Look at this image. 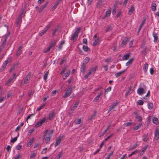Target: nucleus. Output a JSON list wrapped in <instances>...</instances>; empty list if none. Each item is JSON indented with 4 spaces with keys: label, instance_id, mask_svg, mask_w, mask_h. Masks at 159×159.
<instances>
[{
    "label": "nucleus",
    "instance_id": "1a4fd4ad",
    "mask_svg": "<svg viewBox=\"0 0 159 159\" xmlns=\"http://www.w3.org/2000/svg\"><path fill=\"white\" fill-rule=\"evenodd\" d=\"M155 137L154 139L155 141H157L159 137V131L158 129L157 128L155 132Z\"/></svg>",
    "mask_w": 159,
    "mask_h": 159
},
{
    "label": "nucleus",
    "instance_id": "338daca9",
    "mask_svg": "<svg viewBox=\"0 0 159 159\" xmlns=\"http://www.w3.org/2000/svg\"><path fill=\"white\" fill-rule=\"evenodd\" d=\"M21 148V146L20 145H18L16 147V148L17 150H20Z\"/></svg>",
    "mask_w": 159,
    "mask_h": 159
},
{
    "label": "nucleus",
    "instance_id": "a211bd4d",
    "mask_svg": "<svg viewBox=\"0 0 159 159\" xmlns=\"http://www.w3.org/2000/svg\"><path fill=\"white\" fill-rule=\"evenodd\" d=\"M22 46H20L18 49V50L17 52L16 53V55L17 56H18L20 55L22 53L21 50L22 49Z\"/></svg>",
    "mask_w": 159,
    "mask_h": 159
},
{
    "label": "nucleus",
    "instance_id": "864d4df0",
    "mask_svg": "<svg viewBox=\"0 0 159 159\" xmlns=\"http://www.w3.org/2000/svg\"><path fill=\"white\" fill-rule=\"evenodd\" d=\"M137 103L139 105H142L143 104V102L142 100H140L138 101Z\"/></svg>",
    "mask_w": 159,
    "mask_h": 159
},
{
    "label": "nucleus",
    "instance_id": "a878e982",
    "mask_svg": "<svg viewBox=\"0 0 159 159\" xmlns=\"http://www.w3.org/2000/svg\"><path fill=\"white\" fill-rule=\"evenodd\" d=\"M131 89H132V87H131V86H130L129 88V89H128V90L126 92V93H125V97H126L129 94H130V93H131L130 92L131 91Z\"/></svg>",
    "mask_w": 159,
    "mask_h": 159
},
{
    "label": "nucleus",
    "instance_id": "4be33fe9",
    "mask_svg": "<svg viewBox=\"0 0 159 159\" xmlns=\"http://www.w3.org/2000/svg\"><path fill=\"white\" fill-rule=\"evenodd\" d=\"M111 13V9H108L107 10L106 12L105 15V17H109L110 16Z\"/></svg>",
    "mask_w": 159,
    "mask_h": 159
},
{
    "label": "nucleus",
    "instance_id": "bb28decb",
    "mask_svg": "<svg viewBox=\"0 0 159 159\" xmlns=\"http://www.w3.org/2000/svg\"><path fill=\"white\" fill-rule=\"evenodd\" d=\"M130 55L129 54H126L123 56L122 57V59L124 60H127L129 57Z\"/></svg>",
    "mask_w": 159,
    "mask_h": 159
},
{
    "label": "nucleus",
    "instance_id": "de8ad7c7",
    "mask_svg": "<svg viewBox=\"0 0 159 159\" xmlns=\"http://www.w3.org/2000/svg\"><path fill=\"white\" fill-rule=\"evenodd\" d=\"M148 146L147 145H146L142 149V150H141V152H143L144 153V152L146 151L147 149L148 148Z\"/></svg>",
    "mask_w": 159,
    "mask_h": 159
},
{
    "label": "nucleus",
    "instance_id": "3c124183",
    "mask_svg": "<svg viewBox=\"0 0 159 159\" xmlns=\"http://www.w3.org/2000/svg\"><path fill=\"white\" fill-rule=\"evenodd\" d=\"M137 146V143H135V144H134V145L133 146H132L129 149V151H131V150H132V149H134Z\"/></svg>",
    "mask_w": 159,
    "mask_h": 159
},
{
    "label": "nucleus",
    "instance_id": "20e7f679",
    "mask_svg": "<svg viewBox=\"0 0 159 159\" xmlns=\"http://www.w3.org/2000/svg\"><path fill=\"white\" fill-rule=\"evenodd\" d=\"M10 33H9L5 37V39L2 42V43L1 44V46H0V53H1L2 51V50L5 48V46L6 43L7 41V39L8 38V35H9Z\"/></svg>",
    "mask_w": 159,
    "mask_h": 159
},
{
    "label": "nucleus",
    "instance_id": "ddd939ff",
    "mask_svg": "<svg viewBox=\"0 0 159 159\" xmlns=\"http://www.w3.org/2000/svg\"><path fill=\"white\" fill-rule=\"evenodd\" d=\"M62 138V137L60 136L56 139V143L55 144V147L57 146L61 142V140Z\"/></svg>",
    "mask_w": 159,
    "mask_h": 159
},
{
    "label": "nucleus",
    "instance_id": "2f4dec72",
    "mask_svg": "<svg viewBox=\"0 0 159 159\" xmlns=\"http://www.w3.org/2000/svg\"><path fill=\"white\" fill-rule=\"evenodd\" d=\"M19 136V134H18L17 136L15 137H14V138H12L10 140V142L11 143H14L15 142H16L17 140V137Z\"/></svg>",
    "mask_w": 159,
    "mask_h": 159
},
{
    "label": "nucleus",
    "instance_id": "dca6fc26",
    "mask_svg": "<svg viewBox=\"0 0 159 159\" xmlns=\"http://www.w3.org/2000/svg\"><path fill=\"white\" fill-rule=\"evenodd\" d=\"M22 19L20 17H18L16 20V24L17 27L20 26V24L21 22Z\"/></svg>",
    "mask_w": 159,
    "mask_h": 159
},
{
    "label": "nucleus",
    "instance_id": "f257e3e1",
    "mask_svg": "<svg viewBox=\"0 0 159 159\" xmlns=\"http://www.w3.org/2000/svg\"><path fill=\"white\" fill-rule=\"evenodd\" d=\"M53 130H52L48 132V130L46 129L44 132L43 137L46 143H47L50 141L51 138L52 137L53 133Z\"/></svg>",
    "mask_w": 159,
    "mask_h": 159
},
{
    "label": "nucleus",
    "instance_id": "f704fd0d",
    "mask_svg": "<svg viewBox=\"0 0 159 159\" xmlns=\"http://www.w3.org/2000/svg\"><path fill=\"white\" fill-rule=\"evenodd\" d=\"M58 29V27H55L54 30H53L52 33V36H53L56 33V32L57 31Z\"/></svg>",
    "mask_w": 159,
    "mask_h": 159
},
{
    "label": "nucleus",
    "instance_id": "49530a36",
    "mask_svg": "<svg viewBox=\"0 0 159 159\" xmlns=\"http://www.w3.org/2000/svg\"><path fill=\"white\" fill-rule=\"evenodd\" d=\"M153 104L149 102L148 104V108L149 109H152L153 108Z\"/></svg>",
    "mask_w": 159,
    "mask_h": 159
},
{
    "label": "nucleus",
    "instance_id": "39448f33",
    "mask_svg": "<svg viewBox=\"0 0 159 159\" xmlns=\"http://www.w3.org/2000/svg\"><path fill=\"white\" fill-rule=\"evenodd\" d=\"M46 121V118L44 117L42 119L40 120L37 122L35 125V127H38L40 126H41L42 124L45 122Z\"/></svg>",
    "mask_w": 159,
    "mask_h": 159
},
{
    "label": "nucleus",
    "instance_id": "79ce46f5",
    "mask_svg": "<svg viewBox=\"0 0 159 159\" xmlns=\"http://www.w3.org/2000/svg\"><path fill=\"white\" fill-rule=\"evenodd\" d=\"M92 74L91 72L90 71H89L88 73H87L86 75L84 76V79H87L88 77L91 74Z\"/></svg>",
    "mask_w": 159,
    "mask_h": 159
},
{
    "label": "nucleus",
    "instance_id": "0eeeda50",
    "mask_svg": "<svg viewBox=\"0 0 159 159\" xmlns=\"http://www.w3.org/2000/svg\"><path fill=\"white\" fill-rule=\"evenodd\" d=\"M31 73L29 72L25 77L24 80V84H27L29 83L28 81L30 80V77Z\"/></svg>",
    "mask_w": 159,
    "mask_h": 159
},
{
    "label": "nucleus",
    "instance_id": "e433bc0d",
    "mask_svg": "<svg viewBox=\"0 0 159 159\" xmlns=\"http://www.w3.org/2000/svg\"><path fill=\"white\" fill-rule=\"evenodd\" d=\"M134 59L133 58H131L129 59L128 61H127L126 63V66H129L130 65L132 62L133 60Z\"/></svg>",
    "mask_w": 159,
    "mask_h": 159
},
{
    "label": "nucleus",
    "instance_id": "cd10ccee",
    "mask_svg": "<svg viewBox=\"0 0 159 159\" xmlns=\"http://www.w3.org/2000/svg\"><path fill=\"white\" fill-rule=\"evenodd\" d=\"M125 70H124L122 71H120L116 74L115 75L116 77H118L120 76L121 74H122Z\"/></svg>",
    "mask_w": 159,
    "mask_h": 159
},
{
    "label": "nucleus",
    "instance_id": "680f3d73",
    "mask_svg": "<svg viewBox=\"0 0 159 159\" xmlns=\"http://www.w3.org/2000/svg\"><path fill=\"white\" fill-rule=\"evenodd\" d=\"M34 114H31L29 115L26 118V121L27 122H28V120L30 119L31 116H33Z\"/></svg>",
    "mask_w": 159,
    "mask_h": 159
},
{
    "label": "nucleus",
    "instance_id": "6e6d98bb",
    "mask_svg": "<svg viewBox=\"0 0 159 159\" xmlns=\"http://www.w3.org/2000/svg\"><path fill=\"white\" fill-rule=\"evenodd\" d=\"M111 90V87H109L107 89H106L105 91V93H107L110 91Z\"/></svg>",
    "mask_w": 159,
    "mask_h": 159
},
{
    "label": "nucleus",
    "instance_id": "603ef678",
    "mask_svg": "<svg viewBox=\"0 0 159 159\" xmlns=\"http://www.w3.org/2000/svg\"><path fill=\"white\" fill-rule=\"evenodd\" d=\"M132 124V122H127L125 123L124 124V125L125 127H127L131 125Z\"/></svg>",
    "mask_w": 159,
    "mask_h": 159
},
{
    "label": "nucleus",
    "instance_id": "69168bd1",
    "mask_svg": "<svg viewBox=\"0 0 159 159\" xmlns=\"http://www.w3.org/2000/svg\"><path fill=\"white\" fill-rule=\"evenodd\" d=\"M15 69V65L13 66H11V68L9 70L10 72H11L13 70H14Z\"/></svg>",
    "mask_w": 159,
    "mask_h": 159
},
{
    "label": "nucleus",
    "instance_id": "774afa93",
    "mask_svg": "<svg viewBox=\"0 0 159 159\" xmlns=\"http://www.w3.org/2000/svg\"><path fill=\"white\" fill-rule=\"evenodd\" d=\"M83 43H84L87 44V39H84L83 40Z\"/></svg>",
    "mask_w": 159,
    "mask_h": 159
},
{
    "label": "nucleus",
    "instance_id": "393cba45",
    "mask_svg": "<svg viewBox=\"0 0 159 159\" xmlns=\"http://www.w3.org/2000/svg\"><path fill=\"white\" fill-rule=\"evenodd\" d=\"M89 60L90 59L89 57H86L85 58L82 64L86 65L89 62Z\"/></svg>",
    "mask_w": 159,
    "mask_h": 159
},
{
    "label": "nucleus",
    "instance_id": "5fc2aeb1",
    "mask_svg": "<svg viewBox=\"0 0 159 159\" xmlns=\"http://www.w3.org/2000/svg\"><path fill=\"white\" fill-rule=\"evenodd\" d=\"M70 72V70H69L67 71V72L65 73V76H66V77H67L69 76Z\"/></svg>",
    "mask_w": 159,
    "mask_h": 159
},
{
    "label": "nucleus",
    "instance_id": "c9c22d12",
    "mask_svg": "<svg viewBox=\"0 0 159 159\" xmlns=\"http://www.w3.org/2000/svg\"><path fill=\"white\" fill-rule=\"evenodd\" d=\"M152 121L154 124H157L158 122V119L156 117L153 118L152 119Z\"/></svg>",
    "mask_w": 159,
    "mask_h": 159
},
{
    "label": "nucleus",
    "instance_id": "052dcab7",
    "mask_svg": "<svg viewBox=\"0 0 159 159\" xmlns=\"http://www.w3.org/2000/svg\"><path fill=\"white\" fill-rule=\"evenodd\" d=\"M138 151V150H135V151L133 152L131 154H130V155H128V157H130L132 155H133V154H135L136 152H137Z\"/></svg>",
    "mask_w": 159,
    "mask_h": 159
},
{
    "label": "nucleus",
    "instance_id": "7ed1b4c3",
    "mask_svg": "<svg viewBox=\"0 0 159 159\" xmlns=\"http://www.w3.org/2000/svg\"><path fill=\"white\" fill-rule=\"evenodd\" d=\"M52 25V23L50 22L46 26L44 30H42V32L39 34V35L42 36L48 30V29L50 28L51 26Z\"/></svg>",
    "mask_w": 159,
    "mask_h": 159
},
{
    "label": "nucleus",
    "instance_id": "7c9ffc66",
    "mask_svg": "<svg viewBox=\"0 0 159 159\" xmlns=\"http://www.w3.org/2000/svg\"><path fill=\"white\" fill-rule=\"evenodd\" d=\"M34 140V139L32 138L30 139V141L27 143V146L30 147L32 143H33Z\"/></svg>",
    "mask_w": 159,
    "mask_h": 159
},
{
    "label": "nucleus",
    "instance_id": "473e14b6",
    "mask_svg": "<svg viewBox=\"0 0 159 159\" xmlns=\"http://www.w3.org/2000/svg\"><path fill=\"white\" fill-rule=\"evenodd\" d=\"M135 118L138 119V120L139 122H141L142 120V118L140 116L137 115L135 117Z\"/></svg>",
    "mask_w": 159,
    "mask_h": 159
},
{
    "label": "nucleus",
    "instance_id": "4468645a",
    "mask_svg": "<svg viewBox=\"0 0 159 159\" xmlns=\"http://www.w3.org/2000/svg\"><path fill=\"white\" fill-rule=\"evenodd\" d=\"M118 102H115L113 103L112 105L110 106L108 111H111L112 109L114 108L116 106H117Z\"/></svg>",
    "mask_w": 159,
    "mask_h": 159
},
{
    "label": "nucleus",
    "instance_id": "4d7b16f0",
    "mask_svg": "<svg viewBox=\"0 0 159 159\" xmlns=\"http://www.w3.org/2000/svg\"><path fill=\"white\" fill-rule=\"evenodd\" d=\"M62 156V154L61 152H59L58 155L56 157V158L57 159H59L61 156Z\"/></svg>",
    "mask_w": 159,
    "mask_h": 159
},
{
    "label": "nucleus",
    "instance_id": "5701e85b",
    "mask_svg": "<svg viewBox=\"0 0 159 159\" xmlns=\"http://www.w3.org/2000/svg\"><path fill=\"white\" fill-rule=\"evenodd\" d=\"M148 65L147 63H146L144 64L143 67V70L145 73H146L147 71L148 68Z\"/></svg>",
    "mask_w": 159,
    "mask_h": 159
},
{
    "label": "nucleus",
    "instance_id": "b1692460",
    "mask_svg": "<svg viewBox=\"0 0 159 159\" xmlns=\"http://www.w3.org/2000/svg\"><path fill=\"white\" fill-rule=\"evenodd\" d=\"M142 125V124L141 123H139L137 125L135 126L134 127L133 129V130H135L138 129L139 128H140L141 127Z\"/></svg>",
    "mask_w": 159,
    "mask_h": 159
},
{
    "label": "nucleus",
    "instance_id": "8fccbe9b",
    "mask_svg": "<svg viewBox=\"0 0 159 159\" xmlns=\"http://www.w3.org/2000/svg\"><path fill=\"white\" fill-rule=\"evenodd\" d=\"M97 68V66H96L94 68H93L90 71L92 73H95V71L96 70V69Z\"/></svg>",
    "mask_w": 159,
    "mask_h": 159
},
{
    "label": "nucleus",
    "instance_id": "ea45409f",
    "mask_svg": "<svg viewBox=\"0 0 159 159\" xmlns=\"http://www.w3.org/2000/svg\"><path fill=\"white\" fill-rule=\"evenodd\" d=\"M58 4L59 3H58V2H55V3H54V6L52 8V10H53L57 8V5H58Z\"/></svg>",
    "mask_w": 159,
    "mask_h": 159
},
{
    "label": "nucleus",
    "instance_id": "58836bf2",
    "mask_svg": "<svg viewBox=\"0 0 159 159\" xmlns=\"http://www.w3.org/2000/svg\"><path fill=\"white\" fill-rule=\"evenodd\" d=\"M143 140L144 141H146L148 139V134H144L143 136Z\"/></svg>",
    "mask_w": 159,
    "mask_h": 159
},
{
    "label": "nucleus",
    "instance_id": "9d476101",
    "mask_svg": "<svg viewBox=\"0 0 159 159\" xmlns=\"http://www.w3.org/2000/svg\"><path fill=\"white\" fill-rule=\"evenodd\" d=\"M16 75V74H14L12 77L10 78V79L7 81L5 83V85L6 86H8L9 84L13 80L14 78L15 77Z\"/></svg>",
    "mask_w": 159,
    "mask_h": 159
},
{
    "label": "nucleus",
    "instance_id": "0e129e2a",
    "mask_svg": "<svg viewBox=\"0 0 159 159\" xmlns=\"http://www.w3.org/2000/svg\"><path fill=\"white\" fill-rule=\"evenodd\" d=\"M133 43V40H131L129 43V46L130 48L132 47Z\"/></svg>",
    "mask_w": 159,
    "mask_h": 159
},
{
    "label": "nucleus",
    "instance_id": "e2e57ef3",
    "mask_svg": "<svg viewBox=\"0 0 159 159\" xmlns=\"http://www.w3.org/2000/svg\"><path fill=\"white\" fill-rule=\"evenodd\" d=\"M33 92L32 90H31L28 93V95L29 96H30L33 94Z\"/></svg>",
    "mask_w": 159,
    "mask_h": 159
},
{
    "label": "nucleus",
    "instance_id": "f8f14e48",
    "mask_svg": "<svg viewBox=\"0 0 159 159\" xmlns=\"http://www.w3.org/2000/svg\"><path fill=\"white\" fill-rule=\"evenodd\" d=\"M129 38L126 37L123 40L121 43V46L122 47L124 46L125 44H126L129 41Z\"/></svg>",
    "mask_w": 159,
    "mask_h": 159
},
{
    "label": "nucleus",
    "instance_id": "2eb2a0df",
    "mask_svg": "<svg viewBox=\"0 0 159 159\" xmlns=\"http://www.w3.org/2000/svg\"><path fill=\"white\" fill-rule=\"evenodd\" d=\"M48 3V2H47L45 4H43L41 6V7L40 8V10L39 11V13H41L43 11L44 8L47 6Z\"/></svg>",
    "mask_w": 159,
    "mask_h": 159
},
{
    "label": "nucleus",
    "instance_id": "13d9d810",
    "mask_svg": "<svg viewBox=\"0 0 159 159\" xmlns=\"http://www.w3.org/2000/svg\"><path fill=\"white\" fill-rule=\"evenodd\" d=\"M99 98L100 97H99V96H97L93 99V102H97L99 100Z\"/></svg>",
    "mask_w": 159,
    "mask_h": 159
},
{
    "label": "nucleus",
    "instance_id": "37998d69",
    "mask_svg": "<svg viewBox=\"0 0 159 159\" xmlns=\"http://www.w3.org/2000/svg\"><path fill=\"white\" fill-rule=\"evenodd\" d=\"M83 48L84 49V51L85 52H87L89 50V48L87 46H85V45H83Z\"/></svg>",
    "mask_w": 159,
    "mask_h": 159
},
{
    "label": "nucleus",
    "instance_id": "aec40b11",
    "mask_svg": "<svg viewBox=\"0 0 159 159\" xmlns=\"http://www.w3.org/2000/svg\"><path fill=\"white\" fill-rule=\"evenodd\" d=\"M102 0H99L97 4V7L98 8H100L102 5Z\"/></svg>",
    "mask_w": 159,
    "mask_h": 159
},
{
    "label": "nucleus",
    "instance_id": "412c9836",
    "mask_svg": "<svg viewBox=\"0 0 159 159\" xmlns=\"http://www.w3.org/2000/svg\"><path fill=\"white\" fill-rule=\"evenodd\" d=\"M156 4L155 3L152 2L151 4V9L153 11H155L156 9Z\"/></svg>",
    "mask_w": 159,
    "mask_h": 159
},
{
    "label": "nucleus",
    "instance_id": "4c0bfd02",
    "mask_svg": "<svg viewBox=\"0 0 159 159\" xmlns=\"http://www.w3.org/2000/svg\"><path fill=\"white\" fill-rule=\"evenodd\" d=\"M153 36L154 38V42H156L157 41L158 39V37L157 34H153Z\"/></svg>",
    "mask_w": 159,
    "mask_h": 159
},
{
    "label": "nucleus",
    "instance_id": "c03bdc74",
    "mask_svg": "<svg viewBox=\"0 0 159 159\" xmlns=\"http://www.w3.org/2000/svg\"><path fill=\"white\" fill-rule=\"evenodd\" d=\"M74 122L76 124H79L81 123V120L80 119H79L77 120H75Z\"/></svg>",
    "mask_w": 159,
    "mask_h": 159
},
{
    "label": "nucleus",
    "instance_id": "6ab92c4d",
    "mask_svg": "<svg viewBox=\"0 0 159 159\" xmlns=\"http://www.w3.org/2000/svg\"><path fill=\"white\" fill-rule=\"evenodd\" d=\"M134 10V6L133 5H131V6L130 9L129 11L128 14L129 15H132Z\"/></svg>",
    "mask_w": 159,
    "mask_h": 159
},
{
    "label": "nucleus",
    "instance_id": "c756f323",
    "mask_svg": "<svg viewBox=\"0 0 159 159\" xmlns=\"http://www.w3.org/2000/svg\"><path fill=\"white\" fill-rule=\"evenodd\" d=\"M49 73V70H48L43 75V79L44 80H46L47 79L48 75Z\"/></svg>",
    "mask_w": 159,
    "mask_h": 159
},
{
    "label": "nucleus",
    "instance_id": "a18cd8bd",
    "mask_svg": "<svg viewBox=\"0 0 159 159\" xmlns=\"http://www.w3.org/2000/svg\"><path fill=\"white\" fill-rule=\"evenodd\" d=\"M56 42L54 41L51 43L49 47L51 48H52L53 46H55L56 45Z\"/></svg>",
    "mask_w": 159,
    "mask_h": 159
},
{
    "label": "nucleus",
    "instance_id": "9b49d317",
    "mask_svg": "<svg viewBox=\"0 0 159 159\" xmlns=\"http://www.w3.org/2000/svg\"><path fill=\"white\" fill-rule=\"evenodd\" d=\"M9 61L8 60H7L5 61L3 64L1 68L0 69V71H2L5 68L7 64L9 63Z\"/></svg>",
    "mask_w": 159,
    "mask_h": 159
},
{
    "label": "nucleus",
    "instance_id": "a19ab883",
    "mask_svg": "<svg viewBox=\"0 0 159 159\" xmlns=\"http://www.w3.org/2000/svg\"><path fill=\"white\" fill-rule=\"evenodd\" d=\"M99 41V39H97L95 40L93 43V46H96L98 43Z\"/></svg>",
    "mask_w": 159,
    "mask_h": 159
},
{
    "label": "nucleus",
    "instance_id": "f03ea898",
    "mask_svg": "<svg viewBox=\"0 0 159 159\" xmlns=\"http://www.w3.org/2000/svg\"><path fill=\"white\" fill-rule=\"evenodd\" d=\"M81 30L80 28H78L76 29L74 34L72 35L70 38V40L75 42L77 39L78 34Z\"/></svg>",
    "mask_w": 159,
    "mask_h": 159
},
{
    "label": "nucleus",
    "instance_id": "c85d7f7f",
    "mask_svg": "<svg viewBox=\"0 0 159 159\" xmlns=\"http://www.w3.org/2000/svg\"><path fill=\"white\" fill-rule=\"evenodd\" d=\"M145 21V20H144L142 22L141 24L139 25L138 30V32H139L140 30L141 29L142 27H143V25Z\"/></svg>",
    "mask_w": 159,
    "mask_h": 159
},
{
    "label": "nucleus",
    "instance_id": "bf43d9fd",
    "mask_svg": "<svg viewBox=\"0 0 159 159\" xmlns=\"http://www.w3.org/2000/svg\"><path fill=\"white\" fill-rule=\"evenodd\" d=\"M47 148H45L43 149V151L41 152V153L42 154H45L46 153L47 151Z\"/></svg>",
    "mask_w": 159,
    "mask_h": 159
},
{
    "label": "nucleus",
    "instance_id": "6e6552de",
    "mask_svg": "<svg viewBox=\"0 0 159 159\" xmlns=\"http://www.w3.org/2000/svg\"><path fill=\"white\" fill-rule=\"evenodd\" d=\"M137 92L139 95H141L145 93V91L143 88L140 87L138 89Z\"/></svg>",
    "mask_w": 159,
    "mask_h": 159
},
{
    "label": "nucleus",
    "instance_id": "72a5a7b5",
    "mask_svg": "<svg viewBox=\"0 0 159 159\" xmlns=\"http://www.w3.org/2000/svg\"><path fill=\"white\" fill-rule=\"evenodd\" d=\"M54 116V113L53 112H52L50 113L49 114V120H51L52 119V118Z\"/></svg>",
    "mask_w": 159,
    "mask_h": 159
},
{
    "label": "nucleus",
    "instance_id": "423d86ee",
    "mask_svg": "<svg viewBox=\"0 0 159 159\" xmlns=\"http://www.w3.org/2000/svg\"><path fill=\"white\" fill-rule=\"evenodd\" d=\"M72 89L71 88H70L67 89L66 90V92L63 96L64 98H65L69 96L72 93Z\"/></svg>",
    "mask_w": 159,
    "mask_h": 159
},
{
    "label": "nucleus",
    "instance_id": "f3484780",
    "mask_svg": "<svg viewBox=\"0 0 159 159\" xmlns=\"http://www.w3.org/2000/svg\"><path fill=\"white\" fill-rule=\"evenodd\" d=\"M81 68L80 69L81 71L83 73H84L86 69V66L85 65L82 64L81 65Z\"/></svg>",
    "mask_w": 159,
    "mask_h": 159
},
{
    "label": "nucleus",
    "instance_id": "09e8293b",
    "mask_svg": "<svg viewBox=\"0 0 159 159\" xmlns=\"http://www.w3.org/2000/svg\"><path fill=\"white\" fill-rule=\"evenodd\" d=\"M66 59L65 57H63L61 59V61L59 63V64L61 65L66 60Z\"/></svg>",
    "mask_w": 159,
    "mask_h": 159
}]
</instances>
